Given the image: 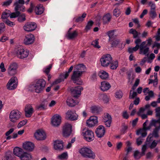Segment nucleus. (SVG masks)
Returning a JSON list of instances; mask_svg holds the SVG:
<instances>
[{"label":"nucleus","mask_w":160,"mask_h":160,"mask_svg":"<svg viewBox=\"0 0 160 160\" xmlns=\"http://www.w3.org/2000/svg\"><path fill=\"white\" fill-rule=\"evenodd\" d=\"M108 35L109 37V42H112L113 39L115 38L116 36L114 35L113 31H109L108 32Z\"/></svg>","instance_id":"79ce46f5"},{"label":"nucleus","mask_w":160,"mask_h":160,"mask_svg":"<svg viewBox=\"0 0 160 160\" xmlns=\"http://www.w3.org/2000/svg\"><path fill=\"white\" fill-rule=\"evenodd\" d=\"M36 27V23L32 22L26 23L23 27V28L26 32H30L34 31Z\"/></svg>","instance_id":"ddd939ff"},{"label":"nucleus","mask_w":160,"mask_h":160,"mask_svg":"<svg viewBox=\"0 0 160 160\" xmlns=\"http://www.w3.org/2000/svg\"><path fill=\"white\" fill-rule=\"evenodd\" d=\"M73 68L72 66H71L68 72H66L63 73H62L60 75L59 78L55 80L53 82V84H57L63 81L68 76L69 73L72 71Z\"/></svg>","instance_id":"9d476101"},{"label":"nucleus","mask_w":160,"mask_h":160,"mask_svg":"<svg viewBox=\"0 0 160 160\" xmlns=\"http://www.w3.org/2000/svg\"><path fill=\"white\" fill-rule=\"evenodd\" d=\"M27 120H24L20 121L18 124L17 127L18 128H20L22 126L25 125L27 123Z\"/></svg>","instance_id":"603ef678"},{"label":"nucleus","mask_w":160,"mask_h":160,"mask_svg":"<svg viewBox=\"0 0 160 160\" xmlns=\"http://www.w3.org/2000/svg\"><path fill=\"white\" fill-rule=\"evenodd\" d=\"M98 75L102 79H105L108 77V74L104 70H101L98 73Z\"/></svg>","instance_id":"e433bc0d"},{"label":"nucleus","mask_w":160,"mask_h":160,"mask_svg":"<svg viewBox=\"0 0 160 160\" xmlns=\"http://www.w3.org/2000/svg\"><path fill=\"white\" fill-rule=\"evenodd\" d=\"M34 137L37 140H42L46 138V135L43 130L39 129L35 133Z\"/></svg>","instance_id":"f3484780"},{"label":"nucleus","mask_w":160,"mask_h":160,"mask_svg":"<svg viewBox=\"0 0 160 160\" xmlns=\"http://www.w3.org/2000/svg\"><path fill=\"white\" fill-rule=\"evenodd\" d=\"M90 110L91 112L94 114L98 113L101 111L100 107L95 105L92 106L90 108Z\"/></svg>","instance_id":"4c0bfd02"},{"label":"nucleus","mask_w":160,"mask_h":160,"mask_svg":"<svg viewBox=\"0 0 160 160\" xmlns=\"http://www.w3.org/2000/svg\"><path fill=\"white\" fill-rule=\"evenodd\" d=\"M61 117L60 115L56 114L54 115L52 118V124L54 127L58 126L61 123Z\"/></svg>","instance_id":"f8f14e48"},{"label":"nucleus","mask_w":160,"mask_h":160,"mask_svg":"<svg viewBox=\"0 0 160 160\" xmlns=\"http://www.w3.org/2000/svg\"><path fill=\"white\" fill-rule=\"evenodd\" d=\"M137 95V93L136 92L131 90L129 95V98L130 99L134 98Z\"/></svg>","instance_id":"052dcab7"},{"label":"nucleus","mask_w":160,"mask_h":160,"mask_svg":"<svg viewBox=\"0 0 160 160\" xmlns=\"http://www.w3.org/2000/svg\"><path fill=\"white\" fill-rule=\"evenodd\" d=\"M152 140V134H149L147 138V144L151 149L155 148L158 143V141L156 140H153L151 142Z\"/></svg>","instance_id":"6ab92c4d"},{"label":"nucleus","mask_w":160,"mask_h":160,"mask_svg":"<svg viewBox=\"0 0 160 160\" xmlns=\"http://www.w3.org/2000/svg\"><path fill=\"white\" fill-rule=\"evenodd\" d=\"M53 148L57 150L61 151L63 149V142L61 140H56L54 142Z\"/></svg>","instance_id":"cd10ccee"},{"label":"nucleus","mask_w":160,"mask_h":160,"mask_svg":"<svg viewBox=\"0 0 160 160\" xmlns=\"http://www.w3.org/2000/svg\"><path fill=\"white\" fill-rule=\"evenodd\" d=\"M21 116V113L18 110H13L10 113L9 120L12 122H15Z\"/></svg>","instance_id":"39448f33"},{"label":"nucleus","mask_w":160,"mask_h":160,"mask_svg":"<svg viewBox=\"0 0 160 160\" xmlns=\"http://www.w3.org/2000/svg\"><path fill=\"white\" fill-rule=\"evenodd\" d=\"M35 12L36 14L40 15L44 11V8L42 5H37L35 8Z\"/></svg>","instance_id":"f704fd0d"},{"label":"nucleus","mask_w":160,"mask_h":160,"mask_svg":"<svg viewBox=\"0 0 160 160\" xmlns=\"http://www.w3.org/2000/svg\"><path fill=\"white\" fill-rule=\"evenodd\" d=\"M20 158L21 160H31L32 156L30 153L24 152H22Z\"/></svg>","instance_id":"c756f323"},{"label":"nucleus","mask_w":160,"mask_h":160,"mask_svg":"<svg viewBox=\"0 0 160 160\" xmlns=\"http://www.w3.org/2000/svg\"><path fill=\"white\" fill-rule=\"evenodd\" d=\"M72 125L68 123H66L63 126L62 128V134L65 137H69L72 131Z\"/></svg>","instance_id":"6e6552de"},{"label":"nucleus","mask_w":160,"mask_h":160,"mask_svg":"<svg viewBox=\"0 0 160 160\" xmlns=\"http://www.w3.org/2000/svg\"><path fill=\"white\" fill-rule=\"evenodd\" d=\"M143 155H142V153H140L138 150L135 151L134 152V157L136 159H139Z\"/></svg>","instance_id":"c03bdc74"},{"label":"nucleus","mask_w":160,"mask_h":160,"mask_svg":"<svg viewBox=\"0 0 160 160\" xmlns=\"http://www.w3.org/2000/svg\"><path fill=\"white\" fill-rule=\"evenodd\" d=\"M82 135L84 139L88 142H91L94 139V133L93 132L89 130H83Z\"/></svg>","instance_id":"0eeeda50"},{"label":"nucleus","mask_w":160,"mask_h":160,"mask_svg":"<svg viewBox=\"0 0 160 160\" xmlns=\"http://www.w3.org/2000/svg\"><path fill=\"white\" fill-rule=\"evenodd\" d=\"M18 85V79L16 77L11 78L7 84V88L9 90L16 88Z\"/></svg>","instance_id":"1a4fd4ad"},{"label":"nucleus","mask_w":160,"mask_h":160,"mask_svg":"<svg viewBox=\"0 0 160 160\" xmlns=\"http://www.w3.org/2000/svg\"><path fill=\"white\" fill-rule=\"evenodd\" d=\"M103 121L105 123L106 126L110 127L112 121L111 115L108 113H105L102 116Z\"/></svg>","instance_id":"dca6fc26"},{"label":"nucleus","mask_w":160,"mask_h":160,"mask_svg":"<svg viewBox=\"0 0 160 160\" xmlns=\"http://www.w3.org/2000/svg\"><path fill=\"white\" fill-rule=\"evenodd\" d=\"M155 57L154 54L152 53L151 54L148 58V63H151L152 62V60L155 58Z\"/></svg>","instance_id":"13d9d810"},{"label":"nucleus","mask_w":160,"mask_h":160,"mask_svg":"<svg viewBox=\"0 0 160 160\" xmlns=\"http://www.w3.org/2000/svg\"><path fill=\"white\" fill-rule=\"evenodd\" d=\"M25 116L27 117H31L34 112V109L32 106L30 104L26 106L25 109Z\"/></svg>","instance_id":"bb28decb"},{"label":"nucleus","mask_w":160,"mask_h":160,"mask_svg":"<svg viewBox=\"0 0 160 160\" xmlns=\"http://www.w3.org/2000/svg\"><path fill=\"white\" fill-rule=\"evenodd\" d=\"M155 37L157 41H160V28L158 29L157 34Z\"/></svg>","instance_id":"69168bd1"},{"label":"nucleus","mask_w":160,"mask_h":160,"mask_svg":"<svg viewBox=\"0 0 160 160\" xmlns=\"http://www.w3.org/2000/svg\"><path fill=\"white\" fill-rule=\"evenodd\" d=\"M99 98L101 99L104 103H107L109 100V98L106 94H101L99 95Z\"/></svg>","instance_id":"a19ab883"},{"label":"nucleus","mask_w":160,"mask_h":160,"mask_svg":"<svg viewBox=\"0 0 160 160\" xmlns=\"http://www.w3.org/2000/svg\"><path fill=\"white\" fill-rule=\"evenodd\" d=\"M157 15L155 10H151L150 12V16L152 19H154Z\"/></svg>","instance_id":"338daca9"},{"label":"nucleus","mask_w":160,"mask_h":160,"mask_svg":"<svg viewBox=\"0 0 160 160\" xmlns=\"http://www.w3.org/2000/svg\"><path fill=\"white\" fill-rule=\"evenodd\" d=\"M148 121L147 120L143 124V128L138 130L137 131L136 134L137 135H141L142 137H145L147 135V130H149L150 129H147V128L148 127H146L147 123L148 122Z\"/></svg>","instance_id":"aec40b11"},{"label":"nucleus","mask_w":160,"mask_h":160,"mask_svg":"<svg viewBox=\"0 0 160 160\" xmlns=\"http://www.w3.org/2000/svg\"><path fill=\"white\" fill-rule=\"evenodd\" d=\"M24 3V0H18L16 1L14 4L16 12H18V10L24 11L25 9V8L23 5Z\"/></svg>","instance_id":"4468645a"},{"label":"nucleus","mask_w":160,"mask_h":160,"mask_svg":"<svg viewBox=\"0 0 160 160\" xmlns=\"http://www.w3.org/2000/svg\"><path fill=\"white\" fill-rule=\"evenodd\" d=\"M158 125H159L158 126H160V122L159 120H156L154 119H152L149 125L148 126V128H147V129H150L152 126H154L156 128L158 127Z\"/></svg>","instance_id":"473e14b6"},{"label":"nucleus","mask_w":160,"mask_h":160,"mask_svg":"<svg viewBox=\"0 0 160 160\" xmlns=\"http://www.w3.org/2000/svg\"><path fill=\"white\" fill-rule=\"evenodd\" d=\"M156 116L158 118V120L160 122V107H158L155 109Z\"/></svg>","instance_id":"3c124183"},{"label":"nucleus","mask_w":160,"mask_h":160,"mask_svg":"<svg viewBox=\"0 0 160 160\" xmlns=\"http://www.w3.org/2000/svg\"><path fill=\"white\" fill-rule=\"evenodd\" d=\"M83 88L81 86H78L71 89L72 95L74 98L78 97L81 94V92L83 90Z\"/></svg>","instance_id":"a211bd4d"},{"label":"nucleus","mask_w":160,"mask_h":160,"mask_svg":"<svg viewBox=\"0 0 160 160\" xmlns=\"http://www.w3.org/2000/svg\"><path fill=\"white\" fill-rule=\"evenodd\" d=\"M68 157V153L67 152H65L57 155V158L59 160H63L67 159Z\"/></svg>","instance_id":"58836bf2"},{"label":"nucleus","mask_w":160,"mask_h":160,"mask_svg":"<svg viewBox=\"0 0 160 160\" xmlns=\"http://www.w3.org/2000/svg\"><path fill=\"white\" fill-rule=\"evenodd\" d=\"M92 44L95 48H100V46L98 44V39L93 41Z\"/></svg>","instance_id":"5fc2aeb1"},{"label":"nucleus","mask_w":160,"mask_h":160,"mask_svg":"<svg viewBox=\"0 0 160 160\" xmlns=\"http://www.w3.org/2000/svg\"><path fill=\"white\" fill-rule=\"evenodd\" d=\"M139 48L138 47L136 46L135 47L129 48L128 49V52L129 53H132L133 52L137 51Z\"/></svg>","instance_id":"4d7b16f0"},{"label":"nucleus","mask_w":160,"mask_h":160,"mask_svg":"<svg viewBox=\"0 0 160 160\" xmlns=\"http://www.w3.org/2000/svg\"><path fill=\"white\" fill-rule=\"evenodd\" d=\"M146 111L143 108H141L137 112L138 115L140 116L142 119H146L147 118V114L145 113Z\"/></svg>","instance_id":"72a5a7b5"},{"label":"nucleus","mask_w":160,"mask_h":160,"mask_svg":"<svg viewBox=\"0 0 160 160\" xmlns=\"http://www.w3.org/2000/svg\"><path fill=\"white\" fill-rule=\"evenodd\" d=\"M120 14V10L116 8L113 11V15L116 17H118Z\"/></svg>","instance_id":"bf43d9fd"},{"label":"nucleus","mask_w":160,"mask_h":160,"mask_svg":"<svg viewBox=\"0 0 160 160\" xmlns=\"http://www.w3.org/2000/svg\"><path fill=\"white\" fill-rule=\"evenodd\" d=\"M146 42L144 41L142 42L140 45L139 48L140 49V53L144 55H148V52L149 49V47L145 44Z\"/></svg>","instance_id":"2eb2a0df"},{"label":"nucleus","mask_w":160,"mask_h":160,"mask_svg":"<svg viewBox=\"0 0 160 160\" xmlns=\"http://www.w3.org/2000/svg\"><path fill=\"white\" fill-rule=\"evenodd\" d=\"M66 118L72 121H74L78 119V115L74 112L68 110L66 113Z\"/></svg>","instance_id":"5701e85b"},{"label":"nucleus","mask_w":160,"mask_h":160,"mask_svg":"<svg viewBox=\"0 0 160 160\" xmlns=\"http://www.w3.org/2000/svg\"><path fill=\"white\" fill-rule=\"evenodd\" d=\"M17 67L16 63L13 62L11 64L8 70V74L11 76L15 75L16 73Z\"/></svg>","instance_id":"4be33fe9"},{"label":"nucleus","mask_w":160,"mask_h":160,"mask_svg":"<svg viewBox=\"0 0 160 160\" xmlns=\"http://www.w3.org/2000/svg\"><path fill=\"white\" fill-rule=\"evenodd\" d=\"M110 42H112L111 44L112 46V47H115L117 46L119 43V41L118 40L116 39L115 38L113 39L112 41Z\"/></svg>","instance_id":"0e129e2a"},{"label":"nucleus","mask_w":160,"mask_h":160,"mask_svg":"<svg viewBox=\"0 0 160 160\" xmlns=\"http://www.w3.org/2000/svg\"><path fill=\"white\" fill-rule=\"evenodd\" d=\"M111 87V85L109 82L106 81H103L101 82L100 88L102 91H105L109 89Z\"/></svg>","instance_id":"c85d7f7f"},{"label":"nucleus","mask_w":160,"mask_h":160,"mask_svg":"<svg viewBox=\"0 0 160 160\" xmlns=\"http://www.w3.org/2000/svg\"><path fill=\"white\" fill-rule=\"evenodd\" d=\"M13 152L14 155L20 158L23 152V150L21 148L17 147L13 149Z\"/></svg>","instance_id":"c9c22d12"},{"label":"nucleus","mask_w":160,"mask_h":160,"mask_svg":"<svg viewBox=\"0 0 160 160\" xmlns=\"http://www.w3.org/2000/svg\"><path fill=\"white\" fill-rule=\"evenodd\" d=\"M12 2V0H7L3 2L2 5L3 6H7L9 5Z\"/></svg>","instance_id":"680f3d73"},{"label":"nucleus","mask_w":160,"mask_h":160,"mask_svg":"<svg viewBox=\"0 0 160 160\" xmlns=\"http://www.w3.org/2000/svg\"><path fill=\"white\" fill-rule=\"evenodd\" d=\"M18 17V21L20 22H22L25 21L26 20V16L24 14H19L16 17Z\"/></svg>","instance_id":"49530a36"},{"label":"nucleus","mask_w":160,"mask_h":160,"mask_svg":"<svg viewBox=\"0 0 160 160\" xmlns=\"http://www.w3.org/2000/svg\"><path fill=\"white\" fill-rule=\"evenodd\" d=\"M79 152L82 157L86 158L94 159L95 158V153L88 148H82L79 150Z\"/></svg>","instance_id":"f03ea898"},{"label":"nucleus","mask_w":160,"mask_h":160,"mask_svg":"<svg viewBox=\"0 0 160 160\" xmlns=\"http://www.w3.org/2000/svg\"><path fill=\"white\" fill-rule=\"evenodd\" d=\"M111 16L110 14L108 13L104 16L103 18V20L104 23H106L108 22L110 20Z\"/></svg>","instance_id":"09e8293b"},{"label":"nucleus","mask_w":160,"mask_h":160,"mask_svg":"<svg viewBox=\"0 0 160 160\" xmlns=\"http://www.w3.org/2000/svg\"><path fill=\"white\" fill-rule=\"evenodd\" d=\"M22 147L25 150L28 151H32L35 148L34 144L31 142L27 141L23 143Z\"/></svg>","instance_id":"b1692460"},{"label":"nucleus","mask_w":160,"mask_h":160,"mask_svg":"<svg viewBox=\"0 0 160 160\" xmlns=\"http://www.w3.org/2000/svg\"><path fill=\"white\" fill-rule=\"evenodd\" d=\"M71 29V28L69 29V30L66 35L67 38L69 39H72L76 37L78 35V32L76 30L72 32H70V30Z\"/></svg>","instance_id":"7c9ffc66"},{"label":"nucleus","mask_w":160,"mask_h":160,"mask_svg":"<svg viewBox=\"0 0 160 160\" xmlns=\"http://www.w3.org/2000/svg\"><path fill=\"white\" fill-rule=\"evenodd\" d=\"M98 122L97 117L95 116H92L87 120L86 123L88 126L91 127L95 125Z\"/></svg>","instance_id":"393cba45"},{"label":"nucleus","mask_w":160,"mask_h":160,"mask_svg":"<svg viewBox=\"0 0 160 160\" xmlns=\"http://www.w3.org/2000/svg\"><path fill=\"white\" fill-rule=\"evenodd\" d=\"M85 68V66L83 64H79L76 66L71 78L74 83L78 85L82 84L83 82L80 78L84 72Z\"/></svg>","instance_id":"f257e3e1"},{"label":"nucleus","mask_w":160,"mask_h":160,"mask_svg":"<svg viewBox=\"0 0 160 160\" xmlns=\"http://www.w3.org/2000/svg\"><path fill=\"white\" fill-rule=\"evenodd\" d=\"M86 15V14L85 13H83L82 16H79L77 18H74V20L77 22H79L82 21L83 20V18H85Z\"/></svg>","instance_id":"de8ad7c7"},{"label":"nucleus","mask_w":160,"mask_h":160,"mask_svg":"<svg viewBox=\"0 0 160 160\" xmlns=\"http://www.w3.org/2000/svg\"><path fill=\"white\" fill-rule=\"evenodd\" d=\"M93 24V22L92 21H89L88 22L85 28V30L88 31L91 28Z\"/></svg>","instance_id":"6e6d98bb"},{"label":"nucleus","mask_w":160,"mask_h":160,"mask_svg":"<svg viewBox=\"0 0 160 160\" xmlns=\"http://www.w3.org/2000/svg\"><path fill=\"white\" fill-rule=\"evenodd\" d=\"M67 103L69 107H73L78 103V101L74 100L71 97L68 98L67 100Z\"/></svg>","instance_id":"2f4dec72"},{"label":"nucleus","mask_w":160,"mask_h":160,"mask_svg":"<svg viewBox=\"0 0 160 160\" xmlns=\"http://www.w3.org/2000/svg\"><path fill=\"white\" fill-rule=\"evenodd\" d=\"M52 64H50L48 66H47L46 68H43V72L47 74H48L50 69L52 68Z\"/></svg>","instance_id":"864d4df0"},{"label":"nucleus","mask_w":160,"mask_h":160,"mask_svg":"<svg viewBox=\"0 0 160 160\" xmlns=\"http://www.w3.org/2000/svg\"><path fill=\"white\" fill-rule=\"evenodd\" d=\"M19 14V12H16L11 13L9 10H6L2 15V18L3 19V21H5L9 16L10 17V18H15Z\"/></svg>","instance_id":"9b49d317"},{"label":"nucleus","mask_w":160,"mask_h":160,"mask_svg":"<svg viewBox=\"0 0 160 160\" xmlns=\"http://www.w3.org/2000/svg\"><path fill=\"white\" fill-rule=\"evenodd\" d=\"M159 129H160V126L154 129L152 134H151L152 135V138H153V137L155 138L158 137V133Z\"/></svg>","instance_id":"37998d69"},{"label":"nucleus","mask_w":160,"mask_h":160,"mask_svg":"<svg viewBox=\"0 0 160 160\" xmlns=\"http://www.w3.org/2000/svg\"><path fill=\"white\" fill-rule=\"evenodd\" d=\"M112 58L109 54H106L103 55L100 59L101 65L104 67H108L111 63Z\"/></svg>","instance_id":"20e7f679"},{"label":"nucleus","mask_w":160,"mask_h":160,"mask_svg":"<svg viewBox=\"0 0 160 160\" xmlns=\"http://www.w3.org/2000/svg\"><path fill=\"white\" fill-rule=\"evenodd\" d=\"M148 5L151 7V10H155L156 6L155 3L152 2H150L148 3Z\"/></svg>","instance_id":"e2e57ef3"},{"label":"nucleus","mask_w":160,"mask_h":160,"mask_svg":"<svg viewBox=\"0 0 160 160\" xmlns=\"http://www.w3.org/2000/svg\"><path fill=\"white\" fill-rule=\"evenodd\" d=\"M34 41V37L33 34H29L25 36L24 43L26 45H29L33 43Z\"/></svg>","instance_id":"a878e982"},{"label":"nucleus","mask_w":160,"mask_h":160,"mask_svg":"<svg viewBox=\"0 0 160 160\" xmlns=\"http://www.w3.org/2000/svg\"><path fill=\"white\" fill-rule=\"evenodd\" d=\"M46 83L45 80L40 79L38 80L36 83L32 85L31 87L35 92L40 93L44 90Z\"/></svg>","instance_id":"7ed1b4c3"},{"label":"nucleus","mask_w":160,"mask_h":160,"mask_svg":"<svg viewBox=\"0 0 160 160\" xmlns=\"http://www.w3.org/2000/svg\"><path fill=\"white\" fill-rule=\"evenodd\" d=\"M129 32L130 33L132 34L133 35V38H137L140 34L136 30L132 28L130 30Z\"/></svg>","instance_id":"a18cd8bd"},{"label":"nucleus","mask_w":160,"mask_h":160,"mask_svg":"<svg viewBox=\"0 0 160 160\" xmlns=\"http://www.w3.org/2000/svg\"><path fill=\"white\" fill-rule=\"evenodd\" d=\"M3 21L5 22L9 26L12 27L15 25L13 22L8 20L6 19L5 21Z\"/></svg>","instance_id":"774afa93"},{"label":"nucleus","mask_w":160,"mask_h":160,"mask_svg":"<svg viewBox=\"0 0 160 160\" xmlns=\"http://www.w3.org/2000/svg\"><path fill=\"white\" fill-rule=\"evenodd\" d=\"M123 95V93L122 91L118 90L116 92L115 94V97L117 98L120 99L122 98Z\"/></svg>","instance_id":"8fccbe9b"},{"label":"nucleus","mask_w":160,"mask_h":160,"mask_svg":"<svg viewBox=\"0 0 160 160\" xmlns=\"http://www.w3.org/2000/svg\"><path fill=\"white\" fill-rule=\"evenodd\" d=\"M105 133V127L102 125L98 126L95 130L97 136L98 138H101L104 136Z\"/></svg>","instance_id":"412c9836"},{"label":"nucleus","mask_w":160,"mask_h":160,"mask_svg":"<svg viewBox=\"0 0 160 160\" xmlns=\"http://www.w3.org/2000/svg\"><path fill=\"white\" fill-rule=\"evenodd\" d=\"M16 53L18 58L22 59L26 58L28 56L29 51L27 49L20 47L18 48Z\"/></svg>","instance_id":"423d86ee"},{"label":"nucleus","mask_w":160,"mask_h":160,"mask_svg":"<svg viewBox=\"0 0 160 160\" xmlns=\"http://www.w3.org/2000/svg\"><path fill=\"white\" fill-rule=\"evenodd\" d=\"M110 68L112 70L116 69L118 66V61H112L110 64Z\"/></svg>","instance_id":"ea45409f"}]
</instances>
